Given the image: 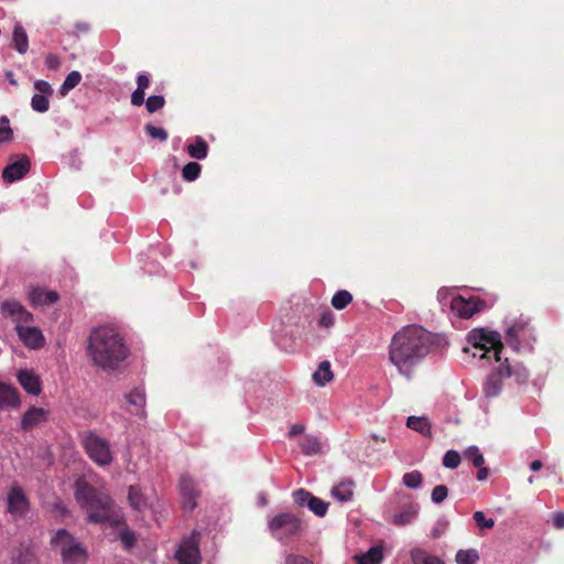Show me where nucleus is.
Returning a JSON list of instances; mask_svg holds the SVG:
<instances>
[{"label":"nucleus","instance_id":"603ef678","mask_svg":"<svg viewBox=\"0 0 564 564\" xmlns=\"http://www.w3.org/2000/svg\"><path fill=\"white\" fill-rule=\"evenodd\" d=\"M120 539H121V541L124 543V545L127 547H131L134 544V541H135L134 534L131 531H129V530L122 531L120 533Z\"/></svg>","mask_w":564,"mask_h":564},{"label":"nucleus","instance_id":"6ab92c4d","mask_svg":"<svg viewBox=\"0 0 564 564\" xmlns=\"http://www.w3.org/2000/svg\"><path fill=\"white\" fill-rule=\"evenodd\" d=\"M20 404L18 390L4 382L0 381V411L9 408H17Z\"/></svg>","mask_w":564,"mask_h":564},{"label":"nucleus","instance_id":"e433bc0d","mask_svg":"<svg viewBox=\"0 0 564 564\" xmlns=\"http://www.w3.org/2000/svg\"><path fill=\"white\" fill-rule=\"evenodd\" d=\"M402 481L408 488H419L422 485L423 476L419 470H413L403 475Z\"/></svg>","mask_w":564,"mask_h":564},{"label":"nucleus","instance_id":"f03ea898","mask_svg":"<svg viewBox=\"0 0 564 564\" xmlns=\"http://www.w3.org/2000/svg\"><path fill=\"white\" fill-rule=\"evenodd\" d=\"M128 347L119 332L111 326L94 328L87 339V356L102 370H116L128 357Z\"/></svg>","mask_w":564,"mask_h":564},{"label":"nucleus","instance_id":"4c0bfd02","mask_svg":"<svg viewBox=\"0 0 564 564\" xmlns=\"http://www.w3.org/2000/svg\"><path fill=\"white\" fill-rule=\"evenodd\" d=\"M307 507L316 516L323 517L327 512L328 503L312 495Z\"/></svg>","mask_w":564,"mask_h":564},{"label":"nucleus","instance_id":"c85d7f7f","mask_svg":"<svg viewBox=\"0 0 564 564\" xmlns=\"http://www.w3.org/2000/svg\"><path fill=\"white\" fill-rule=\"evenodd\" d=\"M406 426L422 435H429L431 432V424L424 416H409L406 420Z\"/></svg>","mask_w":564,"mask_h":564},{"label":"nucleus","instance_id":"7ed1b4c3","mask_svg":"<svg viewBox=\"0 0 564 564\" xmlns=\"http://www.w3.org/2000/svg\"><path fill=\"white\" fill-rule=\"evenodd\" d=\"M75 498L86 510L90 522L104 523L110 520L111 498L106 491L93 487L85 478H78L75 481Z\"/></svg>","mask_w":564,"mask_h":564},{"label":"nucleus","instance_id":"4d7b16f0","mask_svg":"<svg viewBox=\"0 0 564 564\" xmlns=\"http://www.w3.org/2000/svg\"><path fill=\"white\" fill-rule=\"evenodd\" d=\"M554 528L564 529V512H556L553 518Z\"/></svg>","mask_w":564,"mask_h":564},{"label":"nucleus","instance_id":"9d476101","mask_svg":"<svg viewBox=\"0 0 564 564\" xmlns=\"http://www.w3.org/2000/svg\"><path fill=\"white\" fill-rule=\"evenodd\" d=\"M486 307V302L478 296L457 295L452 299L451 310L460 318H470Z\"/></svg>","mask_w":564,"mask_h":564},{"label":"nucleus","instance_id":"c756f323","mask_svg":"<svg viewBox=\"0 0 564 564\" xmlns=\"http://www.w3.org/2000/svg\"><path fill=\"white\" fill-rule=\"evenodd\" d=\"M305 455H314L321 451V443L316 436L306 435L300 443Z\"/></svg>","mask_w":564,"mask_h":564},{"label":"nucleus","instance_id":"5fc2aeb1","mask_svg":"<svg viewBox=\"0 0 564 564\" xmlns=\"http://www.w3.org/2000/svg\"><path fill=\"white\" fill-rule=\"evenodd\" d=\"M285 564H313L310 560L301 555H289Z\"/></svg>","mask_w":564,"mask_h":564},{"label":"nucleus","instance_id":"4468645a","mask_svg":"<svg viewBox=\"0 0 564 564\" xmlns=\"http://www.w3.org/2000/svg\"><path fill=\"white\" fill-rule=\"evenodd\" d=\"M178 487L182 496L183 508L189 511L194 510L197 506L196 499L198 497V492L193 478L187 474L182 475Z\"/></svg>","mask_w":564,"mask_h":564},{"label":"nucleus","instance_id":"72a5a7b5","mask_svg":"<svg viewBox=\"0 0 564 564\" xmlns=\"http://www.w3.org/2000/svg\"><path fill=\"white\" fill-rule=\"evenodd\" d=\"M202 172V166L197 162H188L182 170V176L187 182H193L198 178Z\"/></svg>","mask_w":564,"mask_h":564},{"label":"nucleus","instance_id":"6e6552de","mask_svg":"<svg viewBox=\"0 0 564 564\" xmlns=\"http://www.w3.org/2000/svg\"><path fill=\"white\" fill-rule=\"evenodd\" d=\"M269 529L275 538L283 539L301 532L303 523L296 516L284 512L271 519Z\"/></svg>","mask_w":564,"mask_h":564},{"label":"nucleus","instance_id":"0eeeda50","mask_svg":"<svg viewBox=\"0 0 564 564\" xmlns=\"http://www.w3.org/2000/svg\"><path fill=\"white\" fill-rule=\"evenodd\" d=\"M83 446L88 457L99 466H108L112 463V454L109 442L96 433L88 432L83 437Z\"/></svg>","mask_w":564,"mask_h":564},{"label":"nucleus","instance_id":"a18cd8bd","mask_svg":"<svg viewBox=\"0 0 564 564\" xmlns=\"http://www.w3.org/2000/svg\"><path fill=\"white\" fill-rule=\"evenodd\" d=\"M145 131L152 139H158L160 141H165L167 139V132L163 128L149 123L145 126Z\"/></svg>","mask_w":564,"mask_h":564},{"label":"nucleus","instance_id":"ddd939ff","mask_svg":"<svg viewBox=\"0 0 564 564\" xmlns=\"http://www.w3.org/2000/svg\"><path fill=\"white\" fill-rule=\"evenodd\" d=\"M31 167L30 159L23 154L10 164H8L2 171V178L6 183H13L24 177Z\"/></svg>","mask_w":564,"mask_h":564},{"label":"nucleus","instance_id":"2eb2a0df","mask_svg":"<svg viewBox=\"0 0 564 564\" xmlns=\"http://www.w3.org/2000/svg\"><path fill=\"white\" fill-rule=\"evenodd\" d=\"M124 398L129 405L132 408L130 409L131 414L137 415L141 419H144L147 416V398L143 389L134 388L129 393H127Z\"/></svg>","mask_w":564,"mask_h":564},{"label":"nucleus","instance_id":"dca6fc26","mask_svg":"<svg viewBox=\"0 0 564 564\" xmlns=\"http://www.w3.org/2000/svg\"><path fill=\"white\" fill-rule=\"evenodd\" d=\"M48 417V412L42 408L31 406L22 416L21 429L31 431L42 423H45Z\"/></svg>","mask_w":564,"mask_h":564},{"label":"nucleus","instance_id":"aec40b11","mask_svg":"<svg viewBox=\"0 0 564 564\" xmlns=\"http://www.w3.org/2000/svg\"><path fill=\"white\" fill-rule=\"evenodd\" d=\"M77 542L78 541L65 529L57 530L51 540L52 546L59 550L61 555L73 547V544Z\"/></svg>","mask_w":564,"mask_h":564},{"label":"nucleus","instance_id":"a211bd4d","mask_svg":"<svg viewBox=\"0 0 564 564\" xmlns=\"http://www.w3.org/2000/svg\"><path fill=\"white\" fill-rule=\"evenodd\" d=\"M18 381L22 386V388L30 394L37 395L41 393V382L39 377L28 370L23 369L18 372Z\"/></svg>","mask_w":564,"mask_h":564},{"label":"nucleus","instance_id":"2f4dec72","mask_svg":"<svg viewBox=\"0 0 564 564\" xmlns=\"http://www.w3.org/2000/svg\"><path fill=\"white\" fill-rule=\"evenodd\" d=\"M455 560L457 564H476L479 560V554L476 550H459L456 553Z\"/></svg>","mask_w":564,"mask_h":564},{"label":"nucleus","instance_id":"680f3d73","mask_svg":"<svg viewBox=\"0 0 564 564\" xmlns=\"http://www.w3.org/2000/svg\"><path fill=\"white\" fill-rule=\"evenodd\" d=\"M371 440H373L375 442H381V443H384L387 441V438L384 436H379L376 434L371 435Z\"/></svg>","mask_w":564,"mask_h":564},{"label":"nucleus","instance_id":"39448f33","mask_svg":"<svg viewBox=\"0 0 564 564\" xmlns=\"http://www.w3.org/2000/svg\"><path fill=\"white\" fill-rule=\"evenodd\" d=\"M512 376H516L518 381H525L529 373L525 368L512 369L508 359H506L505 362L500 364L499 367L488 376L484 383L485 395L487 398L498 397L502 390L503 379Z\"/></svg>","mask_w":564,"mask_h":564},{"label":"nucleus","instance_id":"7c9ffc66","mask_svg":"<svg viewBox=\"0 0 564 564\" xmlns=\"http://www.w3.org/2000/svg\"><path fill=\"white\" fill-rule=\"evenodd\" d=\"M351 301L352 295L346 290H340L334 294L332 299V305L334 308L340 311L344 310L348 304H350Z\"/></svg>","mask_w":564,"mask_h":564},{"label":"nucleus","instance_id":"bf43d9fd","mask_svg":"<svg viewBox=\"0 0 564 564\" xmlns=\"http://www.w3.org/2000/svg\"><path fill=\"white\" fill-rule=\"evenodd\" d=\"M542 462L541 460H533L531 464H530V468L533 470V471H538L542 468Z\"/></svg>","mask_w":564,"mask_h":564},{"label":"nucleus","instance_id":"8fccbe9b","mask_svg":"<svg viewBox=\"0 0 564 564\" xmlns=\"http://www.w3.org/2000/svg\"><path fill=\"white\" fill-rule=\"evenodd\" d=\"M144 97H145V91H143L141 89H135L131 94V104L133 106H142L145 102Z\"/></svg>","mask_w":564,"mask_h":564},{"label":"nucleus","instance_id":"423d86ee","mask_svg":"<svg viewBox=\"0 0 564 564\" xmlns=\"http://www.w3.org/2000/svg\"><path fill=\"white\" fill-rule=\"evenodd\" d=\"M468 343L475 348L482 350L480 358H488L487 354L492 350L496 361L501 360L503 344L498 332L485 328H475L468 333Z\"/></svg>","mask_w":564,"mask_h":564},{"label":"nucleus","instance_id":"79ce46f5","mask_svg":"<svg viewBox=\"0 0 564 564\" xmlns=\"http://www.w3.org/2000/svg\"><path fill=\"white\" fill-rule=\"evenodd\" d=\"M13 131L10 127V121L6 116L0 118V143L8 142L12 139Z\"/></svg>","mask_w":564,"mask_h":564},{"label":"nucleus","instance_id":"f704fd0d","mask_svg":"<svg viewBox=\"0 0 564 564\" xmlns=\"http://www.w3.org/2000/svg\"><path fill=\"white\" fill-rule=\"evenodd\" d=\"M128 500L135 510H141L144 506L143 495L141 489L137 486H130L128 492Z\"/></svg>","mask_w":564,"mask_h":564},{"label":"nucleus","instance_id":"cd10ccee","mask_svg":"<svg viewBox=\"0 0 564 564\" xmlns=\"http://www.w3.org/2000/svg\"><path fill=\"white\" fill-rule=\"evenodd\" d=\"M413 564H445L440 557L429 554L422 549H414L411 552Z\"/></svg>","mask_w":564,"mask_h":564},{"label":"nucleus","instance_id":"4be33fe9","mask_svg":"<svg viewBox=\"0 0 564 564\" xmlns=\"http://www.w3.org/2000/svg\"><path fill=\"white\" fill-rule=\"evenodd\" d=\"M62 560L65 564H85L87 561V551L77 542L73 544V547L62 554Z\"/></svg>","mask_w":564,"mask_h":564},{"label":"nucleus","instance_id":"1a4fd4ad","mask_svg":"<svg viewBox=\"0 0 564 564\" xmlns=\"http://www.w3.org/2000/svg\"><path fill=\"white\" fill-rule=\"evenodd\" d=\"M199 540L200 532L194 530L188 536H185L175 554L176 560L180 564H199L200 552H199Z\"/></svg>","mask_w":564,"mask_h":564},{"label":"nucleus","instance_id":"9b49d317","mask_svg":"<svg viewBox=\"0 0 564 564\" xmlns=\"http://www.w3.org/2000/svg\"><path fill=\"white\" fill-rule=\"evenodd\" d=\"M30 510V501L20 486H12L7 495V511L13 519L24 518Z\"/></svg>","mask_w":564,"mask_h":564},{"label":"nucleus","instance_id":"5701e85b","mask_svg":"<svg viewBox=\"0 0 564 564\" xmlns=\"http://www.w3.org/2000/svg\"><path fill=\"white\" fill-rule=\"evenodd\" d=\"M357 564H381L383 551L379 545L370 547L366 553L354 556Z\"/></svg>","mask_w":564,"mask_h":564},{"label":"nucleus","instance_id":"393cba45","mask_svg":"<svg viewBox=\"0 0 564 564\" xmlns=\"http://www.w3.org/2000/svg\"><path fill=\"white\" fill-rule=\"evenodd\" d=\"M12 42H13L14 48L20 54L26 53V51L29 48V39H28V34L22 25L15 24V26L13 29Z\"/></svg>","mask_w":564,"mask_h":564},{"label":"nucleus","instance_id":"864d4df0","mask_svg":"<svg viewBox=\"0 0 564 564\" xmlns=\"http://www.w3.org/2000/svg\"><path fill=\"white\" fill-rule=\"evenodd\" d=\"M150 85V78L145 74H139L137 77V89L145 91Z\"/></svg>","mask_w":564,"mask_h":564},{"label":"nucleus","instance_id":"412c9836","mask_svg":"<svg viewBox=\"0 0 564 564\" xmlns=\"http://www.w3.org/2000/svg\"><path fill=\"white\" fill-rule=\"evenodd\" d=\"M355 482L351 479L341 480L332 489V495L340 502L350 501L354 498Z\"/></svg>","mask_w":564,"mask_h":564},{"label":"nucleus","instance_id":"a878e982","mask_svg":"<svg viewBox=\"0 0 564 564\" xmlns=\"http://www.w3.org/2000/svg\"><path fill=\"white\" fill-rule=\"evenodd\" d=\"M188 155L196 160H204L208 154V144L202 137H196L195 142L186 148Z\"/></svg>","mask_w":564,"mask_h":564},{"label":"nucleus","instance_id":"6e6d98bb","mask_svg":"<svg viewBox=\"0 0 564 564\" xmlns=\"http://www.w3.org/2000/svg\"><path fill=\"white\" fill-rule=\"evenodd\" d=\"M305 427L302 424H292L288 433L289 438H293L304 432Z\"/></svg>","mask_w":564,"mask_h":564},{"label":"nucleus","instance_id":"c03bdc74","mask_svg":"<svg viewBox=\"0 0 564 564\" xmlns=\"http://www.w3.org/2000/svg\"><path fill=\"white\" fill-rule=\"evenodd\" d=\"M447 495V487L445 485H437L433 488L431 498L433 502L441 503L446 499Z\"/></svg>","mask_w":564,"mask_h":564},{"label":"nucleus","instance_id":"de8ad7c7","mask_svg":"<svg viewBox=\"0 0 564 564\" xmlns=\"http://www.w3.org/2000/svg\"><path fill=\"white\" fill-rule=\"evenodd\" d=\"M34 88L42 95L48 96L53 94L51 85L43 79H37L34 83Z\"/></svg>","mask_w":564,"mask_h":564},{"label":"nucleus","instance_id":"3c124183","mask_svg":"<svg viewBox=\"0 0 564 564\" xmlns=\"http://www.w3.org/2000/svg\"><path fill=\"white\" fill-rule=\"evenodd\" d=\"M45 65L50 68V69H57L61 65V58L55 55V54H48L46 57H45Z\"/></svg>","mask_w":564,"mask_h":564},{"label":"nucleus","instance_id":"052dcab7","mask_svg":"<svg viewBox=\"0 0 564 564\" xmlns=\"http://www.w3.org/2000/svg\"><path fill=\"white\" fill-rule=\"evenodd\" d=\"M6 77L8 78V80L10 82V84L12 85H17V80L14 79V75L11 70L7 72L6 73Z\"/></svg>","mask_w":564,"mask_h":564},{"label":"nucleus","instance_id":"f3484780","mask_svg":"<svg viewBox=\"0 0 564 564\" xmlns=\"http://www.w3.org/2000/svg\"><path fill=\"white\" fill-rule=\"evenodd\" d=\"M59 295L55 291H45L41 288H31L29 300L34 306L50 305L57 302Z\"/></svg>","mask_w":564,"mask_h":564},{"label":"nucleus","instance_id":"58836bf2","mask_svg":"<svg viewBox=\"0 0 564 564\" xmlns=\"http://www.w3.org/2000/svg\"><path fill=\"white\" fill-rule=\"evenodd\" d=\"M31 106L34 111L45 112L50 108L47 96L42 94H34L31 99Z\"/></svg>","mask_w":564,"mask_h":564},{"label":"nucleus","instance_id":"f257e3e1","mask_svg":"<svg viewBox=\"0 0 564 564\" xmlns=\"http://www.w3.org/2000/svg\"><path fill=\"white\" fill-rule=\"evenodd\" d=\"M435 340V335L421 326H405L393 335L389 359L400 375L411 378L413 368L430 354Z\"/></svg>","mask_w":564,"mask_h":564},{"label":"nucleus","instance_id":"a19ab883","mask_svg":"<svg viewBox=\"0 0 564 564\" xmlns=\"http://www.w3.org/2000/svg\"><path fill=\"white\" fill-rule=\"evenodd\" d=\"M460 455L458 452L454 451V449H449L445 453L444 457H443V465L446 467V468H456L459 466L460 464Z\"/></svg>","mask_w":564,"mask_h":564},{"label":"nucleus","instance_id":"c9c22d12","mask_svg":"<svg viewBox=\"0 0 564 564\" xmlns=\"http://www.w3.org/2000/svg\"><path fill=\"white\" fill-rule=\"evenodd\" d=\"M464 456L470 460L475 467H480L485 463L484 455L477 446H469L465 452Z\"/></svg>","mask_w":564,"mask_h":564},{"label":"nucleus","instance_id":"20e7f679","mask_svg":"<svg viewBox=\"0 0 564 564\" xmlns=\"http://www.w3.org/2000/svg\"><path fill=\"white\" fill-rule=\"evenodd\" d=\"M1 315L11 318L15 324V330L23 344L32 349L43 347L45 339L39 327L26 326L33 321V315L15 300H6L0 306Z\"/></svg>","mask_w":564,"mask_h":564},{"label":"nucleus","instance_id":"b1692460","mask_svg":"<svg viewBox=\"0 0 564 564\" xmlns=\"http://www.w3.org/2000/svg\"><path fill=\"white\" fill-rule=\"evenodd\" d=\"M333 379H334V373L330 369V362L327 360L322 361L318 365L317 370L313 373L314 382L319 387H324L325 384L330 382Z\"/></svg>","mask_w":564,"mask_h":564},{"label":"nucleus","instance_id":"09e8293b","mask_svg":"<svg viewBox=\"0 0 564 564\" xmlns=\"http://www.w3.org/2000/svg\"><path fill=\"white\" fill-rule=\"evenodd\" d=\"M334 323H335V317H334L333 313L329 311L324 312L321 315L319 321H318V324L323 327H330L334 325Z\"/></svg>","mask_w":564,"mask_h":564},{"label":"nucleus","instance_id":"13d9d810","mask_svg":"<svg viewBox=\"0 0 564 564\" xmlns=\"http://www.w3.org/2000/svg\"><path fill=\"white\" fill-rule=\"evenodd\" d=\"M477 468H478L477 479L480 480V481L487 479V477L489 475V469L487 467H484V466H480V467H477Z\"/></svg>","mask_w":564,"mask_h":564},{"label":"nucleus","instance_id":"ea45409f","mask_svg":"<svg viewBox=\"0 0 564 564\" xmlns=\"http://www.w3.org/2000/svg\"><path fill=\"white\" fill-rule=\"evenodd\" d=\"M165 105V99L163 96L161 95H154V96H150L147 100H145V108L147 110L150 112V113H153L160 109H162Z\"/></svg>","mask_w":564,"mask_h":564},{"label":"nucleus","instance_id":"49530a36","mask_svg":"<svg viewBox=\"0 0 564 564\" xmlns=\"http://www.w3.org/2000/svg\"><path fill=\"white\" fill-rule=\"evenodd\" d=\"M312 494L305 489H297L293 492L294 501L301 507L308 506Z\"/></svg>","mask_w":564,"mask_h":564},{"label":"nucleus","instance_id":"37998d69","mask_svg":"<svg viewBox=\"0 0 564 564\" xmlns=\"http://www.w3.org/2000/svg\"><path fill=\"white\" fill-rule=\"evenodd\" d=\"M474 520L480 529H491L495 525V521L491 518H486L482 511H476L474 513Z\"/></svg>","mask_w":564,"mask_h":564},{"label":"nucleus","instance_id":"473e14b6","mask_svg":"<svg viewBox=\"0 0 564 564\" xmlns=\"http://www.w3.org/2000/svg\"><path fill=\"white\" fill-rule=\"evenodd\" d=\"M82 80V74L77 70H72L65 78L62 87L61 95L65 96L69 90L75 88Z\"/></svg>","mask_w":564,"mask_h":564},{"label":"nucleus","instance_id":"f8f14e48","mask_svg":"<svg viewBox=\"0 0 564 564\" xmlns=\"http://www.w3.org/2000/svg\"><path fill=\"white\" fill-rule=\"evenodd\" d=\"M532 335V327L528 321H516L506 333V341L513 349L519 350L522 340L530 339Z\"/></svg>","mask_w":564,"mask_h":564},{"label":"nucleus","instance_id":"bb28decb","mask_svg":"<svg viewBox=\"0 0 564 564\" xmlns=\"http://www.w3.org/2000/svg\"><path fill=\"white\" fill-rule=\"evenodd\" d=\"M419 507L410 503L402 512L394 514L392 523L395 525H406L413 521L417 514Z\"/></svg>","mask_w":564,"mask_h":564}]
</instances>
